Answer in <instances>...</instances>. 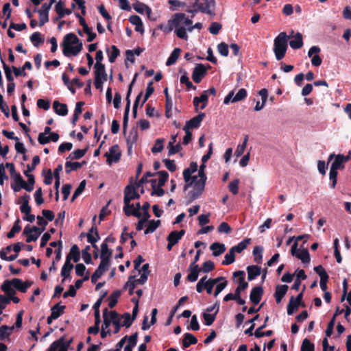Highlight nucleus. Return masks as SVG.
Masks as SVG:
<instances>
[{"instance_id": "55", "label": "nucleus", "mask_w": 351, "mask_h": 351, "mask_svg": "<svg viewBox=\"0 0 351 351\" xmlns=\"http://www.w3.org/2000/svg\"><path fill=\"white\" fill-rule=\"evenodd\" d=\"M103 318H104V323L102 324L101 328L104 329L108 328L111 324V317L109 315V311L108 308H105L103 311Z\"/></svg>"}, {"instance_id": "62", "label": "nucleus", "mask_w": 351, "mask_h": 351, "mask_svg": "<svg viewBox=\"0 0 351 351\" xmlns=\"http://www.w3.org/2000/svg\"><path fill=\"white\" fill-rule=\"evenodd\" d=\"M239 180L235 179L233 181L230 182L228 184V188L230 191L233 195H237L239 193Z\"/></svg>"}, {"instance_id": "33", "label": "nucleus", "mask_w": 351, "mask_h": 351, "mask_svg": "<svg viewBox=\"0 0 351 351\" xmlns=\"http://www.w3.org/2000/svg\"><path fill=\"white\" fill-rule=\"evenodd\" d=\"M95 68V77L101 78L104 81L107 80V73L106 72V68L105 65H100L98 64L97 66H94Z\"/></svg>"}, {"instance_id": "19", "label": "nucleus", "mask_w": 351, "mask_h": 351, "mask_svg": "<svg viewBox=\"0 0 351 351\" xmlns=\"http://www.w3.org/2000/svg\"><path fill=\"white\" fill-rule=\"evenodd\" d=\"M334 157H335V159L334 162L332 163L330 169H333L337 171L338 169H343L345 168V165L341 159V154L335 155V154H331L329 156L328 162H330Z\"/></svg>"}, {"instance_id": "51", "label": "nucleus", "mask_w": 351, "mask_h": 351, "mask_svg": "<svg viewBox=\"0 0 351 351\" xmlns=\"http://www.w3.org/2000/svg\"><path fill=\"white\" fill-rule=\"evenodd\" d=\"M86 180H82L78 187L75 189V191H74L73 194V196L71 197V202H74L75 199L79 196L80 195L82 192L84 191L85 189V186H86Z\"/></svg>"}, {"instance_id": "21", "label": "nucleus", "mask_w": 351, "mask_h": 351, "mask_svg": "<svg viewBox=\"0 0 351 351\" xmlns=\"http://www.w3.org/2000/svg\"><path fill=\"white\" fill-rule=\"evenodd\" d=\"M1 289L6 294V295L10 298L16 293V291L13 287L12 280H5L1 285Z\"/></svg>"}, {"instance_id": "1", "label": "nucleus", "mask_w": 351, "mask_h": 351, "mask_svg": "<svg viewBox=\"0 0 351 351\" xmlns=\"http://www.w3.org/2000/svg\"><path fill=\"white\" fill-rule=\"evenodd\" d=\"M293 34V31L291 32ZM291 37L292 35L287 36L286 32H282L274 39V52L277 60H281L285 57L288 47L287 43Z\"/></svg>"}, {"instance_id": "15", "label": "nucleus", "mask_w": 351, "mask_h": 351, "mask_svg": "<svg viewBox=\"0 0 351 351\" xmlns=\"http://www.w3.org/2000/svg\"><path fill=\"white\" fill-rule=\"evenodd\" d=\"M264 294V290L262 286L254 287L250 294V300L254 304H258Z\"/></svg>"}, {"instance_id": "60", "label": "nucleus", "mask_w": 351, "mask_h": 351, "mask_svg": "<svg viewBox=\"0 0 351 351\" xmlns=\"http://www.w3.org/2000/svg\"><path fill=\"white\" fill-rule=\"evenodd\" d=\"M247 141H248V136L246 135L244 138L243 143L241 145H239L235 151V155L237 157L241 156L244 153L245 149L246 148Z\"/></svg>"}, {"instance_id": "57", "label": "nucleus", "mask_w": 351, "mask_h": 351, "mask_svg": "<svg viewBox=\"0 0 351 351\" xmlns=\"http://www.w3.org/2000/svg\"><path fill=\"white\" fill-rule=\"evenodd\" d=\"M337 175L338 172L337 170H335L333 169H330V173H329V179L331 182L330 184V186L332 189H335L337 184Z\"/></svg>"}, {"instance_id": "53", "label": "nucleus", "mask_w": 351, "mask_h": 351, "mask_svg": "<svg viewBox=\"0 0 351 351\" xmlns=\"http://www.w3.org/2000/svg\"><path fill=\"white\" fill-rule=\"evenodd\" d=\"M215 269V264L212 261H205L200 268V271L204 273H209Z\"/></svg>"}, {"instance_id": "20", "label": "nucleus", "mask_w": 351, "mask_h": 351, "mask_svg": "<svg viewBox=\"0 0 351 351\" xmlns=\"http://www.w3.org/2000/svg\"><path fill=\"white\" fill-rule=\"evenodd\" d=\"M68 259L69 260V262H71V259H73V262L75 263H77L80 261V252L77 245L74 244L71 246L70 252L66 257V260Z\"/></svg>"}, {"instance_id": "16", "label": "nucleus", "mask_w": 351, "mask_h": 351, "mask_svg": "<svg viewBox=\"0 0 351 351\" xmlns=\"http://www.w3.org/2000/svg\"><path fill=\"white\" fill-rule=\"evenodd\" d=\"M29 199L30 196L25 193L19 198L17 202V204H21V206H20V210L25 215H29L32 210L31 206L29 205Z\"/></svg>"}, {"instance_id": "11", "label": "nucleus", "mask_w": 351, "mask_h": 351, "mask_svg": "<svg viewBox=\"0 0 351 351\" xmlns=\"http://www.w3.org/2000/svg\"><path fill=\"white\" fill-rule=\"evenodd\" d=\"M63 47V54L66 57H69L71 56H77L83 48L82 43H77V45L75 46L72 45H61Z\"/></svg>"}, {"instance_id": "24", "label": "nucleus", "mask_w": 351, "mask_h": 351, "mask_svg": "<svg viewBox=\"0 0 351 351\" xmlns=\"http://www.w3.org/2000/svg\"><path fill=\"white\" fill-rule=\"evenodd\" d=\"M210 250L213 251V255L214 256H219L225 252L226 248L224 244L215 242L210 245Z\"/></svg>"}, {"instance_id": "18", "label": "nucleus", "mask_w": 351, "mask_h": 351, "mask_svg": "<svg viewBox=\"0 0 351 351\" xmlns=\"http://www.w3.org/2000/svg\"><path fill=\"white\" fill-rule=\"evenodd\" d=\"M208 96L204 92L199 97H195L193 98V105L195 106V111H198L199 104L202 103L200 108L204 110L208 104Z\"/></svg>"}, {"instance_id": "36", "label": "nucleus", "mask_w": 351, "mask_h": 351, "mask_svg": "<svg viewBox=\"0 0 351 351\" xmlns=\"http://www.w3.org/2000/svg\"><path fill=\"white\" fill-rule=\"evenodd\" d=\"M251 243V239H245L242 241H241L239 243H238L237 245L233 246L231 247L232 250H233L234 252L241 253L245 249L247 248V245H250Z\"/></svg>"}, {"instance_id": "4", "label": "nucleus", "mask_w": 351, "mask_h": 351, "mask_svg": "<svg viewBox=\"0 0 351 351\" xmlns=\"http://www.w3.org/2000/svg\"><path fill=\"white\" fill-rule=\"evenodd\" d=\"M104 156L106 157V162L108 165L119 162L121 156L119 145L116 144L111 146L109 151L105 153Z\"/></svg>"}, {"instance_id": "41", "label": "nucleus", "mask_w": 351, "mask_h": 351, "mask_svg": "<svg viewBox=\"0 0 351 351\" xmlns=\"http://www.w3.org/2000/svg\"><path fill=\"white\" fill-rule=\"evenodd\" d=\"M88 149V147L83 149H77L70 154L69 158L71 160H79L86 154Z\"/></svg>"}, {"instance_id": "5", "label": "nucleus", "mask_w": 351, "mask_h": 351, "mask_svg": "<svg viewBox=\"0 0 351 351\" xmlns=\"http://www.w3.org/2000/svg\"><path fill=\"white\" fill-rule=\"evenodd\" d=\"M210 67L209 64L205 66L203 64H197L192 73L193 80L197 84L200 83L203 77L206 75L207 70L210 69Z\"/></svg>"}, {"instance_id": "43", "label": "nucleus", "mask_w": 351, "mask_h": 351, "mask_svg": "<svg viewBox=\"0 0 351 351\" xmlns=\"http://www.w3.org/2000/svg\"><path fill=\"white\" fill-rule=\"evenodd\" d=\"M81 167L82 164H80L79 162L66 161L65 163V171L67 174H69L71 171H77Z\"/></svg>"}, {"instance_id": "35", "label": "nucleus", "mask_w": 351, "mask_h": 351, "mask_svg": "<svg viewBox=\"0 0 351 351\" xmlns=\"http://www.w3.org/2000/svg\"><path fill=\"white\" fill-rule=\"evenodd\" d=\"M135 209L129 210L125 208V206H123V211L126 216H134L137 218H140L141 217V213H140V209L141 208V204L139 202L136 204Z\"/></svg>"}, {"instance_id": "40", "label": "nucleus", "mask_w": 351, "mask_h": 351, "mask_svg": "<svg viewBox=\"0 0 351 351\" xmlns=\"http://www.w3.org/2000/svg\"><path fill=\"white\" fill-rule=\"evenodd\" d=\"M121 291L119 290H116L114 291H113L112 293V294L110 295L108 300H109V303H108V306L110 308H114L116 304H117V302H118V298L121 296Z\"/></svg>"}, {"instance_id": "44", "label": "nucleus", "mask_w": 351, "mask_h": 351, "mask_svg": "<svg viewBox=\"0 0 351 351\" xmlns=\"http://www.w3.org/2000/svg\"><path fill=\"white\" fill-rule=\"evenodd\" d=\"M235 261V253L233 250L230 249L229 252L225 255L224 260L221 264L223 265H228L233 263Z\"/></svg>"}, {"instance_id": "7", "label": "nucleus", "mask_w": 351, "mask_h": 351, "mask_svg": "<svg viewBox=\"0 0 351 351\" xmlns=\"http://www.w3.org/2000/svg\"><path fill=\"white\" fill-rule=\"evenodd\" d=\"M135 186H127L124 190V206L128 208L130 206V202L133 199H139L140 195L136 191Z\"/></svg>"}, {"instance_id": "50", "label": "nucleus", "mask_w": 351, "mask_h": 351, "mask_svg": "<svg viewBox=\"0 0 351 351\" xmlns=\"http://www.w3.org/2000/svg\"><path fill=\"white\" fill-rule=\"evenodd\" d=\"M90 250V245H86L84 249L82 251V258L84 261L85 263L88 265L92 263V256L89 253V250Z\"/></svg>"}, {"instance_id": "52", "label": "nucleus", "mask_w": 351, "mask_h": 351, "mask_svg": "<svg viewBox=\"0 0 351 351\" xmlns=\"http://www.w3.org/2000/svg\"><path fill=\"white\" fill-rule=\"evenodd\" d=\"M216 313L210 314L208 312H205L202 313V317L204 319V324L206 326H210L213 324L216 319Z\"/></svg>"}, {"instance_id": "14", "label": "nucleus", "mask_w": 351, "mask_h": 351, "mask_svg": "<svg viewBox=\"0 0 351 351\" xmlns=\"http://www.w3.org/2000/svg\"><path fill=\"white\" fill-rule=\"evenodd\" d=\"M12 282L13 287L22 293H26L28 288L33 284L32 281L26 280L25 282H23L20 278H13L12 279Z\"/></svg>"}, {"instance_id": "59", "label": "nucleus", "mask_w": 351, "mask_h": 351, "mask_svg": "<svg viewBox=\"0 0 351 351\" xmlns=\"http://www.w3.org/2000/svg\"><path fill=\"white\" fill-rule=\"evenodd\" d=\"M164 138H157L155 141L154 147L152 148V153L160 152L163 149Z\"/></svg>"}, {"instance_id": "58", "label": "nucleus", "mask_w": 351, "mask_h": 351, "mask_svg": "<svg viewBox=\"0 0 351 351\" xmlns=\"http://www.w3.org/2000/svg\"><path fill=\"white\" fill-rule=\"evenodd\" d=\"M1 62L3 64V68L4 69L7 80L9 82V83H14V77L12 75V71L10 66L3 60H1Z\"/></svg>"}, {"instance_id": "54", "label": "nucleus", "mask_w": 351, "mask_h": 351, "mask_svg": "<svg viewBox=\"0 0 351 351\" xmlns=\"http://www.w3.org/2000/svg\"><path fill=\"white\" fill-rule=\"evenodd\" d=\"M112 251L108 248V244L106 242H103L101 245V254L100 257H108L111 258Z\"/></svg>"}, {"instance_id": "32", "label": "nucleus", "mask_w": 351, "mask_h": 351, "mask_svg": "<svg viewBox=\"0 0 351 351\" xmlns=\"http://www.w3.org/2000/svg\"><path fill=\"white\" fill-rule=\"evenodd\" d=\"M132 7L135 11L141 14H144V12H146L147 15H149L152 12L151 9L147 5L141 2L138 1L136 3H134Z\"/></svg>"}, {"instance_id": "27", "label": "nucleus", "mask_w": 351, "mask_h": 351, "mask_svg": "<svg viewBox=\"0 0 351 351\" xmlns=\"http://www.w3.org/2000/svg\"><path fill=\"white\" fill-rule=\"evenodd\" d=\"M197 339L191 333L186 332L184 335L182 346L184 349L189 348L191 345L197 343Z\"/></svg>"}, {"instance_id": "6", "label": "nucleus", "mask_w": 351, "mask_h": 351, "mask_svg": "<svg viewBox=\"0 0 351 351\" xmlns=\"http://www.w3.org/2000/svg\"><path fill=\"white\" fill-rule=\"evenodd\" d=\"M234 91H230L227 96L225 97L223 104H228L230 101L232 103H236L245 99L247 96V90L245 88H241L238 93L234 95Z\"/></svg>"}, {"instance_id": "10", "label": "nucleus", "mask_w": 351, "mask_h": 351, "mask_svg": "<svg viewBox=\"0 0 351 351\" xmlns=\"http://www.w3.org/2000/svg\"><path fill=\"white\" fill-rule=\"evenodd\" d=\"M50 5H47V3H44L39 10L35 8L34 12H38L39 14V26H43L49 21V12L50 10Z\"/></svg>"}, {"instance_id": "45", "label": "nucleus", "mask_w": 351, "mask_h": 351, "mask_svg": "<svg viewBox=\"0 0 351 351\" xmlns=\"http://www.w3.org/2000/svg\"><path fill=\"white\" fill-rule=\"evenodd\" d=\"M56 343V351H67L69 348L64 344V336L54 341L51 344ZM73 350V348H70Z\"/></svg>"}, {"instance_id": "9", "label": "nucleus", "mask_w": 351, "mask_h": 351, "mask_svg": "<svg viewBox=\"0 0 351 351\" xmlns=\"http://www.w3.org/2000/svg\"><path fill=\"white\" fill-rule=\"evenodd\" d=\"M314 271L320 277V288L323 291L327 289V282L329 276L325 269L322 265H318L314 267Z\"/></svg>"}, {"instance_id": "25", "label": "nucleus", "mask_w": 351, "mask_h": 351, "mask_svg": "<svg viewBox=\"0 0 351 351\" xmlns=\"http://www.w3.org/2000/svg\"><path fill=\"white\" fill-rule=\"evenodd\" d=\"M81 43L77 36L73 33H69L64 36L61 45H77Z\"/></svg>"}, {"instance_id": "26", "label": "nucleus", "mask_w": 351, "mask_h": 351, "mask_svg": "<svg viewBox=\"0 0 351 351\" xmlns=\"http://www.w3.org/2000/svg\"><path fill=\"white\" fill-rule=\"evenodd\" d=\"M289 45L293 49H300L303 45V38L302 34L297 32L294 36V38L289 41Z\"/></svg>"}, {"instance_id": "37", "label": "nucleus", "mask_w": 351, "mask_h": 351, "mask_svg": "<svg viewBox=\"0 0 351 351\" xmlns=\"http://www.w3.org/2000/svg\"><path fill=\"white\" fill-rule=\"evenodd\" d=\"M300 304L295 301V298L291 296L287 305V314L289 315H293L298 310Z\"/></svg>"}, {"instance_id": "39", "label": "nucleus", "mask_w": 351, "mask_h": 351, "mask_svg": "<svg viewBox=\"0 0 351 351\" xmlns=\"http://www.w3.org/2000/svg\"><path fill=\"white\" fill-rule=\"evenodd\" d=\"M304 264H308L311 261L310 254L306 249L302 250L295 255Z\"/></svg>"}, {"instance_id": "23", "label": "nucleus", "mask_w": 351, "mask_h": 351, "mask_svg": "<svg viewBox=\"0 0 351 351\" xmlns=\"http://www.w3.org/2000/svg\"><path fill=\"white\" fill-rule=\"evenodd\" d=\"M247 279L252 281L258 276L261 273V268L257 265H250L247 267Z\"/></svg>"}, {"instance_id": "8", "label": "nucleus", "mask_w": 351, "mask_h": 351, "mask_svg": "<svg viewBox=\"0 0 351 351\" xmlns=\"http://www.w3.org/2000/svg\"><path fill=\"white\" fill-rule=\"evenodd\" d=\"M170 23H172L175 27H178L180 24L189 27L192 26L193 21L186 17L184 13H176L173 15V19L170 20Z\"/></svg>"}, {"instance_id": "13", "label": "nucleus", "mask_w": 351, "mask_h": 351, "mask_svg": "<svg viewBox=\"0 0 351 351\" xmlns=\"http://www.w3.org/2000/svg\"><path fill=\"white\" fill-rule=\"evenodd\" d=\"M205 185L197 183L195 184V187L193 191H191L188 193V201L187 204H189L192 203L195 199L199 198L204 191Z\"/></svg>"}, {"instance_id": "47", "label": "nucleus", "mask_w": 351, "mask_h": 351, "mask_svg": "<svg viewBox=\"0 0 351 351\" xmlns=\"http://www.w3.org/2000/svg\"><path fill=\"white\" fill-rule=\"evenodd\" d=\"M157 176H159L158 186H164L169 178V173L166 171H159L156 172Z\"/></svg>"}, {"instance_id": "31", "label": "nucleus", "mask_w": 351, "mask_h": 351, "mask_svg": "<svg viewBox=\"0 0 351 351\" xmlns=\"http://www.w3.org/2000/svg\"><path fill=\"white\" fill-rule=\"evenodd\" d=\"M14 328V326H8L7 325L0 326V341L8 339Z\"/></svg>"}, {"instance_id": "12", "label": "nucleus", "mask_w": 351, "mask_h": 351, "mask_svg": "<svg viewBox=\"0 0 351 351\" xmlns=\"http://www.w3.org/2000/svg\"><path fill=\"white\" fill-rule=\"evenodd\" d=\"M205 117V113L200 112L197 116L193 117L189 121H186L184 128L189 130L191 129L199 128L201 123Z\"/></svg>"}, {"instance_id": "28", "label": "nucleus", "mask_w": 351, "mask_h": 351, "mask_svg": "<svg viewBox=\"0 0 351 351\" xmlns=\"http://www.w3.org/2000/svg\"><path fill=\"white\" fill-rule=\"evenodd\" d=\"M109 315L111 317V323L114 326V333H118L122 325L120 324V319L119 314L115 311L109 312Z\"/></svg>"}, {"instance_id": "64", "label": "nucleus", "mask_w": 351, "mask_h": 351, "mask_svg": "<svg viewBox=\"0 0 351 351\" xmlns=\"http://www.w3.org/2000/svg\"><path fill=\"white\" fill-rule=\"evenodd\" d=\"M300 349L301 351H308L315 349V345L306 338L302 341Z\"/></svg>"}, {"instance_id": "46", "label": "nucleus", "mask_w": 351, "mask_h": 351, "mask_svg": "<svg viewBox=\"0 0 351 351\" xmlns=\"http://www.w3.org/2000/svg\"><path fill=\"white\" fill-rule=\"evenodd\" d=\"M20 219H17L14 222V226L9 232L7 234V237L8 239H12L14 237L16 233H19L21 230V226H20Z\"/></svg>"}, {"instance_id": "30", "label": "nucleus", "mask_w": 351, "mask_h": 351, "mask_svg": "<svg viewBox=\"0 0 351 351\" xmlns=\"http://www.w3.org/2000/svg\"><path fill=\"white\" fill-rule=\"evenodd\" d=\"M73 265L69 262V260H66L64 265L62 267L61 276L63 277L62 282H64L65 279L68 278L70 276L71 271L73 268Z\"/></svg>"}, {"instance_id": "17", "label": "nucleus", "mask_w": 351, "mask_h": 351, "mask_svg": "<svg viewBox=\"0 0 351 351\" xmlns=\"http://www.w3.org/2000/svg\"><path fill=\"white\" fill-rule=\"evenodd\" d=\"M25 176L27 178V182H25L22 178L21 175L19 178V181L23 184L24 189L28 192H32L34 189V185L35 184V178L33 174L24 172Z\"/></svg>"}, {"instance_id": "22", "label": "nucleus", "mask_w": 351, "mask_h": 351, "mask_svg": "<svg viewBox=\"0 0 351 351\" xmlns=\"http://www.w3.org/2000/svg\"><path fill=\"white\" fill-rule=\"evenodd\" d=\"M53 108L55 112L60 116H66L68 114L67 106L56 100L53 103Z\"/></svg>"}, {"instance_id": "3", "label": "nucleus", "mask_w": 351, "mask_h": 351, "mask_svg": "<svg viewBox=\"0 0 351 351\" xmlns=\"http://www.w3.org/2000/svg\"><path fill=\"white\" fill-rule=\"evenodd\" d=\"M202 2H199V0H195L193 4V8H198V10L206 13L210 15L214 14V11L211 9L215 8V0H202Z\"/></svg>"}, {"instance_id": "38", "label": "nucleus", "mask_w": 351, "mask_h": 351, "mask_svg": "<svg viewBox=\"0 0 351 351\" xmlns=\"http://www.w3.org/2000/svg\"><path fill=\"white\" fill-rule=\"evenodd\" d=\"M181 53V49L180 48H175L173 51L171 52L170 56L168 58L166 65L167 66H171L173 64H175L180 56V54Z\"/></svg>"}, {"instance_id": "63", "label": "nucleus", "mask_w": 351, "mask_h": 351, "mask_svg": "<svg viewBox=\"0 0 351 351\" xmlns=\"http://www.w3.org/2000/svg\"><path fill=\"white\" fill-rule=\"evenodd\" d=\"M289 287L287 285H277L276 287L275 295L283 297L286 295Z\"/></svg>"}, {"instance_id": "49", "label": "nucleus", "mask_w": 351, "mask_h": 351, "mask_svg": "<svg viewBox=\"0 0 351 351\" xmlns=\"http://www.w3.org/2000/svg\"><path fill=\"white\" fill-rule=\"evenodd\" d=\"M258 318H259V315L258 314L245 322V324H251V326H250V328H248L247 329H246L245 330L244 333L245 335H247L249 336L253 335V330L254 329V327H255L254 322L258 320Z\"/></svg>"}, {"instance_id": "61", "label": "nucleus", "mask_w": 351, "mask_h": 351, "mask_svg": "<svg viewBox=\"0 0 351 351\" xmlns=\"http://www.w3.org/2000/svg\"><path fill=\"white\" fill-rule=\"evenodd\" d=\"M217 50L222 56L227 57L229 54L228 45L223 42L218 44Z\"/></svg>"}, {"instance_id": "48", "label": "nucleus", "mask_w": 351, "mask_h": 351, "mask_svg": "<svg viewBox=\"0 0 351 351\" xmlns=\"http://www.w3.org/2000/svg\"><path fill=\"white\" fill-rule=\"evenodd\" d=\"M180 83L185 84L187 90L196 89V86H194L193 83L189 80L186 71H184V74L180 77Z\"/></svg>"}, {"instance_id": "56", "label": "nucleus", "mask_w": 351, "mask_h": 351, "mask_svg": "<svg viewBox=\"0 0 351 351\" xmlns=\"http://www.w3.org/2000/svg\"><path fill=\"white\" fill-rule=\"evenodd\" d=\"M30 40L32 42L33 45L36 47H38L40 44L43 42V40L41 38V34L38 32H34L30 36Z\"/></svg>"}, {"instance_id": "2", "label": "nucleus", "mask_w": 351, "mask_h": 351, "mask_svg": "<svg viewBox=\"0 0 351 351\" xmlns=\"http://www.w3.org/2000/svg\"><path fill=\"white\" fill-rule=\"evenodd\" d=\"M137 75H138L137 73H136L134 75L133 80H132L131 83L129 85L127 95H126V98H125L126 105H125V112H124V114H123V129L124 133L126 131V129L128 127V119H129V112H130V103H131L130 97V95L132 93L133 85L134 84V83L136 82V78Z\"/></svg>"}, {"instance_id": "29", "label": "nucleus", "mask_w": 351, "mask_h": 351, "mask_svg": "<svg viewBox=\"0 0 351 351\" xmlns=\"http://www.w3.org/2000/svg\"><path fill=\"white\" fill-rule=\"evenodd\" d=\"M106 53H108L109 62L111 63H114L120 55V51L115 45H112L110 48H107Z\"/></svg>"}, {"instance_id": "42", "label": "nucleus", "mask_w": 351, "mask_h": 351, "mask_svg": "<svg viewBox=\"0 0 351 351\" xmlns=\"http://www.w3.org/2000/svg\"><path fill=\"white\" fill-rule=\"evenodd\" d=\"M263 247L262 246H255L253 249V254L254 256V261L260 264L263 261Z\"/></svg>"}, {"instance_id": "34", "label": "nucleus", "mask_w": 351, "mask_h": 351, "mask_svg": "<svg viewBox=\"0 0 351 351\" xmlns=\"http://www.w3.org/2000/svg\"><path fill=\"white\" fill-rule=\"evenodd\" d=\"M65 308L66 306L64 305H61V303L58 302L51 307V314L53 315V317H55L56 319H58L61 315L64 313Z\"/></svg>"}]
</instances>
